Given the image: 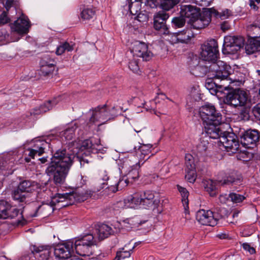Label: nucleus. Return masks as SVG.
I'll use <instances>...</instances> for the list:
<instances>
[{"instance_id":"f257e3e1","label":"nucleus","mask_w":260,"mask_h":260,"mask_svg":"<svg viewBox=\"0 0 260 260\" xmlns=\"http://www.w3.org/2000/svg\"><path fill=\"white\" fill-rule=\"evenodd\" d=\"M75 158L80 162L81 167H87L93 162L90 154L83 152L78 153L76 157L66 149H60L54 153L45 173L50 177H53V182L56 185L63 184Z\"/></svg>"},{"instance_id":"f03ea898","label":"nucleus","mask_w":260,"mask_h":260,"mask_svg":"<svg viewBox=\"0 0 260 260\" xmlns=\"http://www.w3.org/2000/svg\"><path fill=\"white\" fill-rule=\"evenodd\" d=\"M74 251L83 256H90L92 258L100 256L102 252L96 245V240L92 234H88L81 236L78 239H72Z\"/></svg>"},{"instance_id":"7ed1b4c3","label":"nucleus","mask_w":260,"mask_h":260,"mask_svg":"<svg viewBox=\"0 0 260 260\" xmlns=\"http://www.w3.org/2000/svg\"><path fill=\"white\" fill-rule=\"evenodd\" d=\"M196 69L203 70V74H208V76L212 79H219L221 81L231 80L229 78L231 67L221 60L217 59L210 63L209 66H199Z\"/></svg>"},{"instance_id":"20e7f679","label":"nucleus","mask_w":260,"mask_h":260,"mask_svg":"<svg viewBox=\"0 0 260 260\" xmlns=\"http://www.w3.org/2000/svg\"><path fill=\"white\" fill-rule=\"evenodd\" d=\"M199 113L203 124L214 123L220 124L222 123V115L217 111L214 106L206 104L202 106L199 110Z\"/></svg>"},{"instance_id":"39448f33","label":"nucleus","mask_w":260,"mask_h":260,"mask_svg":"<svg viewBox=\"0 0 260 260\" xmlns=\"http://www.w3.org/2000/svg\"><path fill=\"white\" fill-rule=\"evenodd\" d=\"M201 49V57L203 60L208 61V64L217 59L219 52L216 40L212 39L208 40L207 43L202 45Z\"/></svg>"},{"instance_id":"423d86ee","label":"nucleus","mask_w":260,"mask_h":260,"mask_svg":"<svg viewBox=\"0 0 260 260\" xmlns=\"http://www.w3.org/2000/svg\"><path fill=\"white\" fill-rule=\"evenodd\" d=\"M244 38L241 36H226L224 38L222 49L224 54H234L244 45Z\"/></svg>"},{"instance_id":"0eeeda50","label":"nucleus","mask_w":260,"mask_h":260,"mask_svg":"<svg viewBox=\"0 0 260 260\" xmlns=\"http://www.w3.org/2000/svg\"><path fill=\"white\" fill-rule=\"evenodd\" d=\"M247 101V95L245 91L240 89L229 92L224 99L225 104L234 107L244 106Z\"/></svg>"},{"instance_id":"6e6552de","label":"nucleus","mask_w":260,"mask_h":260,"mask_svg":"<svg viewBox=\"0 0 260 260\" xmlns=\"http://www.w3.org/2000/svg\"><path fill=\"white\" fill-rule=\"evenodd\" d=\"M221 216L212 211L204 209L198 211L196 213V219L201 224L214 226L218 224Z\"/></svg>"},{"instance_id":"1a4fd4ad","label":"nucleus","mask_w":260,"mask_h":260,"mask_svg":"<svg viewBox=\"0 0 260 260\" xmlns=\"http://www.w3.org/2000/svg\"><path fill=\"white\" fill-rule=\"evenodd\" d=\"M131 51L134 57L142 58L144 61H149L153 56V53L148 49L147 44L139 41L132 43Z\"/></svg>"},{"instance_id":"9d476101","label":"nucleus","mask_w":260,"mask_h":260,"mask_svg":"<svg viewBox=\"0 0 260 260\" xmlns=\"http://www.w3.org/2000/svg\"><path fill=\"white\" fill-rule=\"evenodd\" d=\"M92 194L91 191L85 192L79 191L77 192H67L64 193H58V198L56 199L62 202L65 201H69V204H73L75 202H82L86 200Z\"/></svg>"},{"instance_id":"9b49d317","label":"nucleus","mask_w":260,"mask_h":260,"mask_svg":"<svg viewBox=\"0 0 260 260\" xmlns=\"http://www.w3.org/2000/svg\"><path fill=\"white\" fill-rule=\"evenodd\" d=\"M73 252V240L71 239L56 246L54 250V255L59 260H64L71 257Z\"/></svg>"},{"instance_id":"f8f14e48","label":"nucleus","mask_w":260,"mask_h":260,"mask_svg":"<svg viewBox=\"0 0 260 260\" xmlns=\"http://www.w3.org/2000/svg\"><path fill=\"white\" fill-rule=\"evenodd\" d=\"M109 120L108 116V110L106 105L99 106L92 110L91 116L89 119L90 123L101 125Z\"/></svg>"},{"instance_id":"ddd939ff","label":"nucleus","mask_w":260,"mask_h":260,"mask_svg":"<svg viewBox=\"0 0 260 260\" xmlns=\"http://www.w3.org/2000/svg\"><path fill=\"white\" fill-rule=\"evenodd\" d=\"M219 141L228 152L235 153L239 149L240 146L239 142L236 139V137L233 134H230L225 132L220 138Z\"/></svg>"},{"instance_id":"4468645a","label":"nucleus","mask_w":260,"mask_h":260,"mask_svg":"<svg viewBox=\"0 0 260 260\" xmlns=\"http://www.w3.org/2000/svg\"><path fill=\"white\" fill-rule=\"evenodd\" d=\"M19 214L21 213L16 206H12L5 201H0V219H13Z\"/></svg>"},{"instance_id":"2eb2a0df","label":"nucleus","mask_w":260,"mask_h":260,"mask_svg":"<svg viewBox=\"0 0 260 260\" xmlns=\"http://www.w3.org/2000/svg\"><path fill=\"white\" fill-rule=\"evenodd\" d=\"M58 198V193H57L49 203H43L42 205L38 206L35 212V213L31 216L32 217H36L38 215H42L44 217H46L53 213L54 210V206L56 203L62 202V201H57L56 198Z\"/></svg>"},{"instance_id":"dca6fc26","label":"nucleus","mask_w":260,"mask_h":260,"mask_svg":"<svg viewBox=\"0 0 260 260\" xmlns=\"http://www.w3.org/2000/svg\"><path fill=\"white\" fill-rule=\"evenodd\" d=\"M259 137L258 131L248 129L241 133L240 135L241 142L245 147H251V145H255L259 141Z\"/></svg>"},{"instance_id":"f3484780","label":"nucleus","mask_w":260,"mask_h":260,"mask_svg":"<svg viewBox=\"0 0 260 260\" xmlns=\"http://www.w3.org/2000/svg\"><path fill=\"white\" fill-rule=\"evenodd\" d=\"M30 249L35 258L38 260H48L51 253V246L49 245H34Z\"/></svg>"},{"instance_id":"a211bd4d","label":"nucleus","mask_w":260,"mask_h":260,"mask_svg":"<svg viewBox=\"0 0 260 260\" xmlns=\"http://www.w3.org/2000/svg\"><path fill=\"white\" fill-rule=\"evenodd\" d=\"M209 11L207 9H205L200 13L199 17L192 20L189 23L193 28L200 29L207 26L211 20Z\"/></svg>"},{"instance_id":"6ab92c4d","label":"nucleus","mask_w":260,"mask_h":260,"mask_svg":"<svg viewBox=\"0 0 260 260\" xmlns=\"http://www.w3.org/2000/svg\"><path fill=\"white\" fill-rule=\"evenodd\" d=\"M50 144L46 140L43 139L37 140L35 141V143L32 148H28V156L32 158H35V156L38 154L41 156L45 152V150L47 148L50 147Z\"/></svg>"},{"instance_id":"aec40b11","label":"nucleus","mask_w":260,"mask_h":260,"mask_svg":"<svg viewBox=\"0 0 260 260\" xmlns=\"http://www.w3.org/2000/svg\"><path fill=\"white\" fill-rule=\"evenodd\" d=\"M28 19L22 15L14 21L11 25V28L19 34H26L30 27Z\"/></svg>"},{"instance_id":"412c9836","label":"nucleus","mask_w":260,"mask_h":260,"mask_svg":"<svg viewBox=\"0 0 260 260\" xmlns=\"http://www.w3.org/2000/svg\"><path fill=\"white\" fill-rule=\"evenodd\" d=\"M100 146L98 144L93 143L91 139H86L82 141L79 143L77 148H79L80 151L79 153H83V152H86V153H98L100 152L101 149L99 148Z\"/></svg>"},{"instance_id":"4be33fe9","label":"nucleus","mask_w":260,"mask_h":260,"mask_svg":"<svg viewBox=\"0 0 260 260\" xmlns=\"http://www.w3.org/2000/svg\"><path fill=\"white\" fill-rule=\"evenodd\" d=\"M180 13L185 19H188V23H189L192 20H194L195 18L199 17L201 13L200 9L188 5L181 6Z\"/></svg>"},{"instance_id":"5701e85b","label":"nucleus","mask_w":260,"mask_h":260,"mask_svg":"<svg viewBox=\"0 0 260 260\" xmlns=\"http://www.w3.org/2000/svg\"><path fill=\"white\" fill-rule=\"evenodd\" d=\"M220 124H215L214 123H205L204 124L205 132L207 136L211 139L220 140V138L223 135L225 132L222 131L219 127Z\"/></svg>"},{"instance_id":"b1692460","label":"nucleus","mask_w":260,"mask_h":260,"mask_svg":"<svg viewBox=\"0 0 260 260\" xmlns=\"http://www.w3.org/2000/svg\"><path fill=\"white\" fill-rule=\"evenodd\" d=\"M47 184V183H45L43 185L35 181L23 180L19 183L17 187L19 188V189L23 191L28 195V193L31 192L37 188H40L44 190V186Z\"/></svg>"},{"instance_id":"393cba45","label":"nucleus","mask_w":260,"mask_h":260,"mask_svg":"<svg viewBox=\"0 0 260 260\" xmlns=\"http://www.w3.org/2000/svg\"><path fill=\"white\" fill-rule=\"evenodd\" d=\"M142 206L145 208L155 207L158 204V200L155 198L154 193L150 190L141 194Z\"/></svg>"},{"instance_id":"a878e982","label":"nucleus","mask_w":260,"mask_h":260,"mask_svg":"<svg viewBox=\"0 0 260 260\" xmlns=\"http://www.w3.org/2000/svg\"><path fill=\"white\" fill-rule=\"evenodd\" d=\"M59 101V98H56L52 100L48 101L43 104L41 105L39 107H36L32 109L30 112V115L37 116L44 113H45L50 109L53 106L56 105Z\"/></svg>"},{"instance_id":"bb28decb","label":"nucleus","mask_w":260,"mask_h":260,"mask_svg":"<svg viewBox=\"0 0 260 260\" xmlns=\"http://www.w3.org/2000/svg\"><path fill=\"white\" fill-rule=\"evenodd\" d=\"M157 7L159 6L164 10L169 11L178 4L177 0H148Z\"/></svg>"},{"instance_id":"cd10ccee","label":"nucleus","mask_w":260,"mask_h":260,"mask_svg":"<svg viewBox=\"0 0 260 260\" xmlns=\"http://www.w3.org/2000/svg\"><path fill=\"white\" fill-rule=\"evenodd\" d=\"M245 49L248 54L260 51V40L254 38L249 39L245 44Z\"/></svg>"},{"instance_id":"c85d7f7f","label":"nucleus","mask_w":260,"mask_h":260,"mask_svg":"<svg viewBox=\"0 0 260 260\" xmlns=\"http://www.w3.org/2000/svg\"><path fill=\"white\" fill-rule=\"evenodd\" d=\"M208 10L210 12V15L211 18L214 17L216 18H220L221 20L228 19L230 16L233 15V12L231 10L228 9H224L219 12L214 8H208Z\"/></svg>"},{"instance_id":"c756f323","label":"nucleus","mask_w":260,"mask_h":260,"mask_svg":"<svg viewBox=\"0 0 260 260\" xmlns=\"http://www.w3.org/2000/svg\"><path fill=\"white\" fill-rule=\"evenodd\" d=\"M46 58L45 57L42 60L40 68L41 74L44 76H47L52 74L54 70V61L51 60L49 62H48L45 59Z\"/></svg>"},{"instance_id":"7c9ffc66","label":"nucleus","mask_w":260,"mask_h":260,"mask_svg":"<svg viewBox=\"0 0 260 260\" xmlns=\"http://www.w3.org/2000/svg\"><path fill=\"white\" fill-rule=\"evenodd\" d=\"M203 184L205 189L210 194V196L214 197L216 196L218 188L216 182L212 180H205L203 181Z\"/></svg>"},{"instance_id":"2f4dec72","label":"nucleus","mask_w":260,"mask_h":260,"mask_svg":"<svg viewBox=\"0 0 260 260\" xmlns=\"http://www.w3.org/2000/svg\"><path fill=\"white\" fill-rule=\"evenodd\" d=\"M242 181V176L237 172H233L226 179L220 181L221 184H238Z\"/></svg>"},{"instance_id":"473e14b6","label":"nucleus","mask_w":260,"mask_h":260,"mask_svg":"<svg viewBox=\"0 0 260 260\" xmlns=\"http://www.w3.org/2000/svg\"><path fill=\"white\" fill-rule=\"evenodd\" d=\"M137 245V243H136L135 245L133 246H130V244L125 245L124 247L117 252L116 256L114 260H120V259L129 257L131 254V251H132Z\"/></svg>"},{"instance_id":"72a5a7b5","label":"nucleus","mask_w":260,"mask_h":260,"mask_svg":"<svg viewBox=\"0 0 260 260\" xmlns=\"http://www.w3.org/2000/svg\"><path fill=\"white\" fill-rule=\"evenodd\" d=\"M140 161L136 162L135 164L129 165L131 170L126 174V177L132 183L133 181L137 180L139 177V170L140 168Z\"/></svg>"},{"instance_id":"f704fd0d","label":"nucleus","mask_w":260,"mask_h":260,"mask_svg":"<svg viewBox=\"0 0 260 260\" xmlns=\"http://www.w3.org/2000/svg\"><path fill=\"white\" fill-rule=\"evenodd\" d=\"M190 40V33L183 30L173 34L172 40L174 43H187Z\"/></svg>"},{"instance_id":"c9c22d12","label":"nucleus","mask_w":260,"mask_h":260,"mask_svg":"<svg viewBox=\"0 0 260 260\" xmlns=\"http://www.w3.org/2000/svg\"><path fill=\"white\" fill-rule=\"evenodd\" d=\"M96 230L99 235V239L101 240L108 238L114 232L110 226L105 224L99 225Z\"/></svg>"},{"instance_id":"e433bc0d","label":"nucleus","mask_w":260,"mask_h":260,"mask_svg":"<svg viewBox=\"0 0 260 260\" xmlns=\"http://www.w3.org/2000/svg\"><path fill=\"white\" fill-rule=\"evenodd\" d=\"M141 194L135 193L133 195L128 197L124 200L125 203H129L128 206L131 208H135V206L142 205Z\"/></svg>"},{"instance_id":"4c0bfd02","label":"nucleus","mask_w":260,"mask_h":260,"mask_svg":"<svg viewBox=\"0 0 260 260\" xmlns=\"http://www.w3.org/2000/svg\"><path fill=\"white\" fill-rule=\"evenodd\" d=\"M11 194L13 199L19 203L24 202L28 197L25 192L19 189L17 186L12 190Z\"/></svg>"},{"instance_id":"58836bf2","label":"nucleus","mask_w":260,"mask_h":260,"mask_svg":"<svg viewBox=\"0 0 260 260\" xmlns=\"http://www.w3.org/2000/svg\"><path fill=\"white\" fill-rule=\"evenodd\" d=\"M129 182L131 181L126 177H123L122 178H120L118 181L116 183L115 186L111 185L110 189L113 192H115L118 190H121L125 187L127 186Z\"/></svg>"},{"instance_id":"ea45409f","label":"nucleus","mask_w":260,"mask_h":260,"mask_svg":"<svg viewBox=\"0 0 260 260\" xmlns=\"http://www.w3.org/2000/svg\"><path fill=\"white\" fill-rule=\"evenodd\" d=\"M178 191L181 193L182 197V202L184 206L185 211L186 212L188 210V197L189 196V192L187 189L179 185L177 186Z\"/></svg>"},{"instance_id":"a19ab883","label":"nucleus","mask_w":260,"mask_h":260,"mask_svg":"<svg viewBox=\"0 0 260 260\" xmlns=\"http://www.w3.org/2000/svg\"><path fill=\"white\" fill-rule=\"evenodd\" d=\"M145 222V220H140L138 217H135L132 218H128L123 221L124 226L127 229L137 227L139 225L144 223Z\"/></svg>"},{"instance_id":"79ce46f5","label":"nucleus","mask_w":260,"mask_h":260,"mask_svg":"<svg viewBox=\"0 0 260 260\" xmlns=\"http://www.w3.org/2000/svg\"><path fill=\"white\" fill-rule=\"evenodd\" d=\"M153 23L154 29L158 31L159 34L168 35L169 34V29L166 23H160L157 20L155 23Z\"/></svg>"},{"instance_id":"37998d69","label":"nucleus","mask_w":260,"mask_h":260,"mask_svg":"<svg viewBox=\"0 0 260 260\" xmlns=\"http://www.w3.org/2000/svg\"><path fill=\"white\" fill-rule=\"evenodd\" d=\"M209 147V143L206 138H201L197 146V150L199 153L204 154L207 151Z\"/></svg>"},{"instance_id":"c03bdc74","label":"nucleus","mask_w":260,"mask_h":260,"mask_svg":"<svg viewBox=\"0 0 260 260\" xmlns=\"http://www.w3.org/2000/svg\"><path fill=\"white\" fill-rule=\"evenodd\" d=\"M138 108H142L146 111L155 112L156 109V102L155 101H151L148 103L143 102L141 104L138 105Z\"/></svg>"},{"instance_id":"a18cd8bd","label":"nucleus","mask_w":260,"mask_h":260,"mask_svg":"<svg viewBox=\"0 0 260 260\" xmlns=\"http://www.w3.org/2000/svg\"><path fill=\"white\" fill-rule=\"evenodd\" d=\"M74 49V45L70 44L69 43L66 42L61 43L59 46L57 47L56 50V53L58 55H61L65 51H71Z\"/></svg>"},{"instance_id":"49530a36","label":"nucleus","mask_w":260,"mask_h":260,"mask_svg":"<svg viewBox=\"0 0 260 260\" xmlns=\"http://www.w3.org/2000/svg\"><path fill=\"white\" fill-rule=\"evenodd\" d=\"M169 17V14L164 11H159L154 15V22L155 23L158 20L160 23H166V21Z\"/></svg>"},{"instance_id":"de8ad7c7","label":"nucleus","mask_w":260,"mask_h":260,"mask_svg":"<svg viewBox=\"0 0 260 260\" xmlns=\"http://www.w3.org/2000/svg\"><path fill=\"white\" fill-rule=\"evenodd\" d=\"M152 147L151 144H142L138 150L141 152L140 159H145V157L148 155L151 152L150 149Z\"/></svg>"},{"instance_id":"09e8293b","label":"nucleus","mask_w":260,"mask_h":260,"mask_svg":"<svg viewBox=\"0 0 260 260\" xmlns=\"http://www.w3.org/2000/svg\"><path fill=\"white\" fill-rule=\"evenodd\" d=\"M77 127L75 125L69 127L62 132V136L67 140H72L75 136V132Z\"/></svg>"},{"instance_id":"8fccbe9b","label":"nucleus","mask_w":260,"mask_h":260,"mask_svg":"<svg viewBox=\"0 0 260 260\" xmlns=\"http://www.w3.org/2000/svg\"><path fill=\"white\" fill-rule=\"evenodd\" d=\"M185 22V19L180 14L179 16L175 17L172 19V24L175 28H180L184 26Z\"/></svg>"},{"instance_id":"3c124183","label":"nucleus","mask_w":260,"mask_h":260,"mask_svg":"<svg viewBox=\"0 0 260 260\" xmlns=\"http://www.w3.org/2000/svg\"><path fill=\"white\" fill-rule=\"evenodd\" d=\"M136 57L133 56V58L129 60L128 62V68L134 73H138L140 71L139 59L136 58Z\"/></svg>"},{"instance_id":"603ef678","label":"nucleus","mask_w":260,"mask_h":260,"mask_svg":"<svg viewBox=\"0 0 260 260\" xmlns=\"http://www.w3.org/2000/svg\"><path fill=\"white\" fill-rule=\"evenodd\" d=\"M95 15V11L91 8H86L81 12L80 16L83 20H89Z\"/></svg>"},{"instance_id":"864d4df0","label":"nucleus","mask_w":260,"mask_h":260,"mask_svg":"<svg viewBox=\"0 0 260 260\" xmlns=\"http://www.w3.org/2000/svg\"><path fill=\"white\" fill-rule=\"evenodd\" d=\"M229 197L231 201L234 203H241L246 199L244 196L235 192L230 193L229 194Z\"/></svg>"},{"instance_id":"5fc2aeb1","label":"nucleus","mask_w":260,"mask_h":260,"mask_svg":"<svg viewBox=\"0 0 260 260\" xmlns=\"http://www.w3.org/2000/svg\"><path fill=\"white\" fill-rule=\"evenodd\" d=\"M186 174L185 178L188 182L193 183L197 177L196 172L195 170H185Z\"/></svg>"},{"instance_id":"6e6d98bb","label":"nucleus","mask_w":260,"mask_h":260,"mask_svg":"<svg viewBox=\"0 0 260 260\" xmlns=\"http://www.w3.org/2000/svg\"><path fill=\"white\" fill-rule=\"evenodd\" d=\"M128 8L130 13L132 15H136L141 10V3H135L134 4H129Z\"/></svg>"},{"instance_id":"4d7b16f0","label":"nucleus","mask_w":260,"mask_h":260,"mask_svg":"<svg viewBox=\"0 0 260 260\" xmlns=\"http://www.w3.org/2000/svg\"><path fill=\"white\" fill-rule=\"evenodd\" d=\"M249 29L252 32V35H253L251 38L257 39L260 38V26L252 25L249 27Z\"/></svg>"},{"instance_id":"13d9d810","label":"nucleus","mask_w":260,"mask_h":260,"mask_svg":"<svg viewBox=\"0 0 260 260\" xmlns=\"http://www.w3.org/2000/svg\"><path fill=\"white\" fill-rule=\"evenodd\" d=\"M100 178L103 181V182L100 183V184H101L102 186H101L99 189L97 188L96 191H100L101 188H103L104 187V185L105 184H107L106 181H107L109 179V177L106 171H101L100 174Z\"/></svg>"},{"instance_id":"bf43d9fd","label":"nucleus","mask_w":260,"mask_h":260,"mask_svg":"<svg viewBox=\"0 0 260 260\" xmlns=\"http://www.w3.org/2000/svg\"><path fill=\"white\" fill-rule=\"evenodd\" d=\"M252 112L254 117L260 120V103L257 104L252 108Z\"/></svg>"},{"instance_id":"052dcab7","label":"nucleus","mask_w":260,"mask_h":260,"mask_svg":"<svg viewBox=\"0 0 260 260\" xmlns=\"http://www.w3.org/2000/svg\"><path fill=\"white\" fill-rule=\"evenodd\" d=\"M193 3L202 7H208L213 0H192Z\"/></svg>"},{"instance_id":"680f3d73","label":"nucleus","mask_w":260,"mask_h":260,"mask_svg":"<svg viewBox=\"0 0 260 260\" xmlns=\"http://www.w3.org/2000/svg\"><path fill=\"white\" fill-rule=\"evenodd\" d=\"M118 114V112L115 107H112L111 110L108 111V116L109 117V120L114 119Z\"/></svg>"},{"instance_id":"e2e57ef3","label":"nucleus","mask_w":260,"mask_h":260,"mask_svg":"<svg viewBox=\"0 0 260 260\" xmlns=\"http://www.w3.org/2000/svg\"><path fill=\"white\" fill-rule=\"evenodd\" d=\"M10 21V18L8 16L7 12L3 11L0 15V22L3 24H5Z\"/></svg>"},{"instance_id":"0e129e2a","label":"nucleus","mask_w":260,"mask_h":260,"mask_svg":"<svg viewBox=\"0 0 260 260\" xmlns=\"http://www.w3.org/2000/svg\"><path fill=\"white\" fill-rule=\"evenodd\" d=\"M1 1L6 9L7 11H8L9 9L12 7L14 2V0H1Z\"/></svg>"},{"instance_id":"69168bd1","label":"nucleus","mask_w":260,"mask_h":260,"mask_svg":"<svg viewBox=\"0 0 260 260\" xmlns=\"http://www.w3.org/2000/svg\"><path fill=\"white\" fill-rule=\"evenodd\" d=\"M243 248L246 250L248 251L250 254H253L255 252V249L251 247V246L247 243H244L242 244Z\"/></svg>"},{"instance_id":"338daca9","label":"nucleus","mask_w":260,"mask_h":260,"mask_svg":"<svg viewBox=\"0 0 260 260\" xmlns=\"http://www.w3.org/2000/svg\"><path fill=\"white\" fill-rule=\"evenodd\" d=\"M211 78H209L208 79L206 82V84H205V86L206 87H207V89L210 90L211 89L213 88V85L215 84L216 86H219V87L221 88V86H222L223 85H217L215 83H212V82L210 81V80H211Z\"/></svg>"},{"instance_id":"774afa93","label":"nucleus","mask_w":260,"mask_h":260,"mask_svg":"<svg viewBox=\"0 0 260 260\" xmlns=\"http://www.w3.org/2000/svg\"><path fill=\"white\" fill-rule=\"evenodd\" d=\"M185 170H195L194 162L185 161Z\"/></svg>"}]
</instances>
